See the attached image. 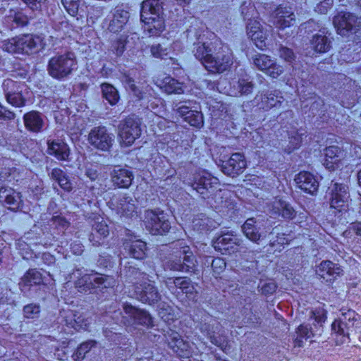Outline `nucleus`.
<instances>
[{
	"label": "nucleus",
	"instance_id": "48",
	"mask_svg": "<svg viewBox=\"0 0 361 361\" xmlns=\"http://www.w3.org/2000/svg\"><path fill=\"white\" fill-rule=\"evenodd\" d=\"M247 36L254 42L256 47L259 49H263L266 46L265 40L267 39L268 34L267 31L264 30L263 27L258 31H255L254 33L250 34Z\"/></svg>",
	"mask_w": 361,
	"mask_h": 361
},
{
	"label": "nucleus",
	"instance_id": "50",
	"mask_svg": "<svg viewBox=\"0 0 361 361\" xmlns=\"http://www.w3.org/2000/svg\"><path fill=\"white\" fill-rule=\"evenodd\" d=\"M23 314L26 319H37L40 314V306L35 303L26 305L23 307Z\"/></svg>",
	"mask_w": 361,
	"mask_h": 361
},
{
	"label": "nucleus",
	"instance_id": "60",
	"mask_svg": "<svg viewBox=\"0 0 361 361\" xmlns=\"http://www.w3.org/2000/svg\"><path fill=\"white\" fill-rule=\"evenodd\" d=\"M226 266L224 259L220 257L214 258L212 262V270L216 274H221L225 269Z\"/></svg>",
	"mask_w": 361,
	"mask_h": 361
},
{
	"label": "nucleus",
	"instance_id": "2",
	"mask_svg": "<svg viewBox=\"0 0 361 361\" xmlns=\"http://www.w3.org/2000/svg\"><path fill=\"white\" fill-rule=\"evenodd\" d=\"M123 271L126 281L132 283L134 287V297L142 303L154 305L161 300L154 281L148 279V275L139 269L130 266L125 267Z\"/></svg>",
	"mask_w": 361,
	"mask_h": 361
},
{
	"label": "nucleus",
	"instance_id": "16",
	"mask_svg": "<svg viewBox=\"0 0 361 361\" xmlns=\"http://www.w3.org/2000/svg\"><path fill=\"white\" fill-rule=\"evenodd\" d=\"M253 64L259 70L263 71L272 78H277L283 73L282 66L278 64L274 59L264 54H257L252 57Z\"/></svg>",
	"mask_w": 361,
	"mask_h": 361
},
{
	"label": "nucleus",
	"instance_id": "9",
	"mask_svg": "<svg viewBox=\"0 0 361 361\" xmlns=\"http://www.w3.org/2000/svg\"><path fill=\"white\" fill-rule=\"evenodd\" d=\"M145 228L152 235H164L171 228L168 215L159 209L147 210L144 215Z\"/></svg>",
	"mask_w": 361,
	"mask_h": 361
},
{
	"label": "nucleus",
	"instance_id": "44",
	"mask_svg": "<svg viewBox=\"0 0 361 361\" xmlns=\"http://www.w3.org/2000/svg\"><path fill=\"white\" fill-rule=\"evenodd\" d=\"M96 341L92 340L87 341L81 343L73 355L75 360L82 361L89 352H90L93 348H96Z\"/></svg>",
	"mask_w": 361,
	"mask_h": 361
},
{
	"label": "nucleus",
	"instance_id": "55",
	"mask_svg": "<svg viewBox=\"0 0 361 361\" xmlns=\"http://www.w3.org/2000/svg\"><path fill=\"white\" fill-rule=\"evenodd\" d=\"M92 231L95 232L103 239L107 237L109 233L108 225L103 220L101 221H95L92 225Z\"/></svg>",
	"mask_w": 361,
	"mask_h": 361
},
{
	"label": "nucleus",
	"instance_id": "4",
	"mask_svg": "<svg viewBox=\"0 0 361 361\" xmlns=\"http://www.w3.org/2000/svg\"><path fill=\"white\" fill-rule=\"evenodd\" d=\"M360 328V316L353 310L342 312L331 324L332 334L340 344L349 341L350 334Z\"/></svg>",
	"mask_w": 361,
	"mask_h": 361
},
{
	"label": "nucleus",
	"instance_id": "46",
	"mask_svg": "<svg viewBox=\"0 0 361 361\" xmlns=\"http://www.w3.org/2000/svg\"><path fill=\"white\" fill-rule=\"evenodd\" d=\"M306 137L307 132L304 129L300 128L297 130L291 131L289 136L290 148L293 150L299 148L303 137Z\"/></svg>",
	"mask_w": 361,
	"mask_h": 361
},
{
	"label": "nucleus",
	"instance_id": "58",
	"mask_svg": "<svg viewBox=\"0 0 361 361\" xmlns=\"http://www.w3.org/2000/svg\"><path fill=\"white\" fill-rule=\"evenodd\" d=\"M310 317L312 318L317 323L322 324L326 319V312L323 308H316L314 310L311 311Z\"/></svg>",
	"mask_w": 361,
	"mask_h": 361
},
{
	"label": "nucleus",
	"instance_id": "40",
	"mask_svg": "<svg viewBox=\"0 0 361 361\" xmlns=\"http://www.w3.org/2000/svg\"><path fill=\"white\" fill-rule=\"evenodd\" d=\"M235 95H244L250 94L252 92L254 85L248 78H239L238 81L233 82Z\"/></svg>",
	"mask_w": 361,
	"mask_h": 361
},
{
	"label": "nucleus",
	"instance_id": "28",
	"mask_svg": "<svg viewBox=\"0 0 361 361\" xmlns=\"http://www.w3.org/2000/svg\"><path fill=\"white\" fill-rule=\"evenodd\" d=\"M143 22L144 32L149 36H157L165 29L164 19L161 15L140 18Z\"/></svg>",
	"mask_w": 361,
	"mask_h": 361
},
{
	"label": "nucleus",
	"instance_id": "52",
	"mask_svg": "<svg viewBox=\"0 0 361 361\" xmlns=\"http://www.w3.org/2000/svg\"><path fill=\"white\" fill-rule=\"evenodd\" d=\"M184 120L187 121L190 126L201 128L203 126V116L200 111H193L189 113Z\"/></svg>",
	"mask_w": 361,
	"mask_h": 361
},
{
	"label": "nucleus",
	"instance_id": "35",
	"mask_svg": "<svg viewBox=\"0 0 361 361\" xmlns=\"http://www.w3.org/2000/svg\"><path fill=\"white\" fill-rule=\"evenodd\" d=\"M162 1L161 0H145L142 3L140 18L159 16L162 14Z\"/></svg>",
	"mask_w": 361,
	"mask_h": 361
},
{
	"label": "nucleus",
	"instance_id": "7",
	"mask_svg": "<svg viewBox=\"0 0 361 361\" xmlns=\"http://www.w3.org/2000/svg\"><path fill=\"white\" fill-rule=\"evenodd\" d=\"M2 48L8 53H22L30 54L37 52L42 48V39L32 34L23 35L4 41Z\"/></svg>",
	"mask_w": 361,
	"mask_h": 361
},
{
	"label": "nucleus",
	"instance_id": "29",
	"mask_svg": "<svg viewBox=\"0 0 361 361\" xmlns=\"http://www.w3.org/2000/svg\"><path fill=\"white\" fill-rule=\"evenodd\" d=\"M47 153L58 160L67 161L70 155V149L66 143L60 140H47Z\"/></svg>",
	"mask_w": 361,
	"mask_h": 361
},
{
	"label": "nucleus",
	"instance_id": "51",
	"mask_svg": "<svg viewBox=\"0 0 361 361\" xmlns=\"http://www.w3.org/2000/svg\"><path fill=\"white\" fill-rule=\"evenodd\" d=\"M61 2L70 16L75 17L78 15L80 0H61Z\"/></svg>",
	"mask_w": 361,
	"mask_h": 361
},
{
	"label": "nucleus",
	"instance_id": "17",
	"mask_svg": "<svg viewBox=\"0 0 361 361\" xmlns=\"http://www.w3.org/2000/svg\"><path fill=\"white\" fill-rule=\"evenodd\" d=\"M329 190L331 207L338 212L346 210L350 197L348 186L343 183H335L332 184Z\"/></svg>",
	"mask_w": 361,
	"mask_h": 361
},
{
	"label": "nucleus",
	"instance_id": "37",
	"mask_svg": "<svg viewBox=\"0 0 361 361\" xmlns=\"http://www.w3.org/2000/svg\"><path fill=\"white\" fill-rule=\"evenodd\" d=\"M208 320H204V322H202L200 325V331L207 336L212 343L219 345L220 343L219 342L217 338L214 336L216 330L218 329V326L219 323L212 317H208Z\"/></svg>",
	"mask_w": 361,
	"mask_h": 361
},
{
	"label": "nucleus",
	"instance_id": "23",
	"mask_svg": "<svg viewBox=\"0 0 361 361\" xmlns=\"http://www.w3.org/2000/svg\"><path fill=\"white\" fill-rule=\"evenodd\" d=\"M255 100L259 109L269 111L274 107L280 106L284 99L280 91L274 90L257 95Z\"/></svg>",
	"mask_w": 361,
	"mask_h": 361
},
{
	"label": "nucleus",
	"instance_id": "5",
	"mask_svg": "<svg viewBox=\"0 0 361 361\" xmlns=\"http://www.w3.org/2000/svg\"><path fill=\"white\" fill-rule=\"evenodd\" d=\"M177 251L173 257L166 264V269L170 271L195 274L197 262L190 247L183 240L176 243Z\"/></svg>",
	"mask_w": 361,
	"mask_h": 361
},
{
	"label": "nucleus",
	"instance_id": "34",
	"mask_svg": "<svg viewBox=\"0 0 361 361\" xmlns=\"http://www.w3.org/2000/svg\"><path fill=\"white\" fill-rule=\"evenodd\" d=\"M111 180L118 188H128L133 179V173L126 169H115L111 174Z\"/></svg>",
	"mask_w": 361,
	"mask_h": 361
},
{
	"label": "nucleus",
	"instance_id": "22",
	"mask_svg": "<svg viewBox=\"0 0 361 361\" xmlns=\"http://www.w3.org/2000/svg\"><path fill=\"white\" fill-rule=\"evenodd\" d=\"M295 23V16L291 7L278 6L273 13V23L280 29L293 25Z\"/></svg>",
	"mask_w": 361,
	"mask_h": 361
},
{
	"label": "nucleus",
	"instance_id": "1",
	"mask_svg": "<svg viewBox=\"0 0 361 361\" xmlns=\"http://www.w3.org/2000/svg\"><path fill=\"white\" fill-rule=\"evenodd\" d=\"M192 52L211 73H224L233 64V54L230 48L219 39L209 44L201 42H195L193 44Z\"/></svg>",
	"mask_w": 361,
	"mask_h": 361
},
{
	"label": "nucleus",
	"instance_id": "26",
	"mask_svg": "<svg viewBox=\"0 0 361 361\" xmlns=\"http://www.w3.org/2000/svg\"><path fill=\"white\" fill-rule=\"evenodd\" d=\"M0 202L13 211L19 209L23 205L20 192L8 187L0 188Z\"/></svg>",
	"mask_w": 361,
	"mask_h": 361
},
{
	"label": "nucleus",
	"instance_id": "30",
	"mask_svg": "<svg viewBox=\"0 0 361 361\" xmlns=\"http://www.w3.org/2000/svg\"><path fill=\"white\" fill-rule=\"evenodd\" d=\"M330 33L325 30H320L319 32L312 36L311 46L318 53H326L331 48V40L329 38Z\"/></svg>",
	"mask_w": 361,
	"mask_h": 361
},
{
	"label": "nucleus",
	"instance_id": "64",
	"mask_svg": "<svg viewBox=\"0 0 361 361\" xmlns=\"http://www.w3.org/2000/svg\"><path fill=\"white\" fill-rule=\"evenodd\" d=\"M298 334L301 338H309L311 337L312 331L307 326L300 325L298 328Z\"/></svg>",
	"mask_w": 361,
	"mask_h": 361
},
{
	"label": "nucleus",
	"instance_id": "20",
	"mask_svg": "<svg viewBox=\"0 0 361 361\" xmlns=\"http://www.w3.org/2000/svg\"><path fill=\"white\" fill-rule=\"evenodd\" d=\"M246 160L243 154L235 152L226 161H223L221 171L224 173L234 177L242 173L246 168Z\"/></svg>",
	"mask_w": 361,
	"mask_h": 361
},
{
	"label": "nucleus",
	"instance_id": "13",
	"mask_svg": "<svg viewBox=\"0 0 361 361\" xmlns=\"http://www.w3.org/2000/svg\"><path fill=\"white\" fill-rule=\"evenodd\" d=\"M123 312L130 319H128L126 317H123L125 324L141 325L147 328L153 326V319L147 311L137 308L128 302L123 304Z\"/></svg>",
	"mask_w": 361,
	"mask_h": 361
},
{
	"label": "nucleus",
	"instance_id": "11",
	"mask_svg": "<svg viewBox=\"0 0 361 361\" xmlns=\"http://www.w3.org/2000/svg\"><path fill=\"white\" fill-rule=\"evenodd\" d=\"M164 284L167 289L176 296L180 293L192 300L197 297L198 292L191 279L188 277H168L164 280Z\"/></svg>",
	"mask_w": 361,
	"mask_h": 361
},
{
	"label": "nucleus",
	"instance_id": "19",
	"mask_svg": "<svg viewBox=\"0 0 361 361\" xmlns=\"http://www.w3.org/2000/svg\"><path fill=\"white\" fill-rule=\"evenodd\" d=\"M334 25L339 35L345 36L349 32H355L357 23V18L353 13L341 12L334 18Z\"/></svg>",
	"mask_w": 361,
	"mask_h": 361
},
{
	"label": "nucleus",
	"instance_id": "14",
	"mask_svg": "<svg viewBox=\"0 0 361 361\" xmlns=\"http://www.w3.org/2000/svg\"><path fill=\"white\" fill-rule=\"evenodd\" d=\"M88 141L95 149L107 152L112 147L114 135L109 133L104 126L94 127L88 135Z\"/></svg>",
	"mask_w": 361,
	"mask_h": 361
},
{
	"label": "nucleus",
	"instance_id": "12",
	"mask_svg": "<svg viewBox=\"0 0 361 361\" xmlns=\"http://www.w3.org/2000/svg\"><path fill=\"white\" fill-rule=\"evenodd\" d=\"M169 348L179 357L188 358L192 354V349L188 341L183 340L176 331L169 329L164 334Z\"/></svg>",
	"mask_w": 361,
	"mask_h": 361
},
{
	"label": "nucleus",
	"instance_id": "47",
	"mask_svg": "<svg viewBox=\"0 0 361 361\" xmlns=\"http://www.w3.org/2000/svg\"><path fill=\"white\" fill-rule=\"evenodd\" d=\"M7 21H12L16 25H12L11 27H23L28 23V18L26 15L22 12L10 11L7 16Z\"/></svg>",
	"mask_w": 361,
	"mask_h": 361
},
{
	"label": "nucleus",
	"instance_id": "61",
	"mask_svg": "<svg viewBox=\"0 0 361 361\" xmlns=\"http://www.w3.org/2000/svg\"><path fill=\"white\" fill-rule=\"evenodd\" d=\"M334 0H324L319 3L315 7V11L320 14H325L331 8Z\"/></svg>",
	"mask_w": 361,
	"mask_h": 361
},
{
	"label": "nucleus",
	"instance_id": "45",
	"mask_svg": "<svg viewBox=\"0 0 361 361\" xmlns=\"http://www.w3.org/2000/svg\"><path fill=\"white\" fill-rule=\"evenodd\" d=\"M193 226L198 231H208L214 227V222L204 214L194 219Z\"/></svg>",
	"mask_w": 361,
	"mask_h": 361
},
{
	"label": "nucleus",
	"instance_id": "63",
	"mask_svg": "<svg viewBox=\"0 0 361 361\" xmlns=\"http://www.w3.org/2000/svg\"><path fill=\"white\" fill-rule=\"evenodd\" d=\"M262 27V26L259 21L255 19H250L246 27L247 35H249L250 34L254 33L255 31H258Z\"/></svg>",
	"mask_w": 361,
	"mask_h": 361
},
{
	"label": "nucleus",
	"instance_id": "43",
	"mask_svg": "<svg viewBox=\"0 0 361 361\" xmlns=\"http://www.w3.org/2000/svg\"><path fill=\"white\" fill-rule=\"evenodd\" d=\"M120 79L127 90H130L139 99L142 98V92L135 85V80L130 73H122Z\"/></svg>",
	"mask_w": 361,
	"mask_h": 361
},
{
	"label": "nucleus",
	"instance_id": "36",
	"mask_svg": "<svg viewBox=\"0 0 361 361\" xmlns=\"http://www.w3.org/2000/svg\"><path fill=\"white\" fill-rule=\"evenodd\" d=\"M129 18V13L123 9H117L113 15V18L109 25L111 32H118L122 30Z\"/></svg>",
	"mask_w": 361,
	"mask_h": 361
},
{
	"label": "nucleus",
	"instance_id": "57",
	"mask_svg": "<svg viewBox=\"0 0 361 361\" xmlns=\"http://www.w3.org/2000/svg\"><path fill=\"white\" fill-rule=\"evenodd\" d=\"M16 170L13 168H4L0 171V181L12 182L16 178Z\"/></svg>",
	"mask_w": 361,
	"mask_h": 361
},
{
	"label": "nucleus",
	"instance_id": "15",
	"mask_svg": "<svg viewBox=\"0 0 361 361\" xmlns=\"http://www.w3.org/2000/svg\"><path fill=\"white\" fill-rule=\"evenodd\" d=\"M2 87L7 102L12 106L21 107L25 104V99L23 95V90L25 89L24 83L6 79Z\"/></svg>",
	"mask_w": 361,
	"mask_h": 361
},
{
	"label": "nucleus",
	"instance_id": "31",
	"mask_svg": "<svg viewBox=\"0 0 361 361\" xmlns=\"http://www.w3.org/2000/svg\"><path fill=\"white\" fill-rule=\"evenodd\" d=\"M260 228L255 218L247 219L241 226L244 235L252 243L259 244L264 236L259 231Z\"/></svg>",
	"mask_w": 361,
	"mask_h": 361
},
{
	"label": "nucleus",
	"instance_id": "39",
	"mask_svg": "<svg viewBox=\"0 0 361 361\" xmlns=\"http://www.w3.org/2000/svg\"><path fill=\"white\" fill-rule=\"evenodd\" d=\"M50 176L64 190L69 192L72 190V183L66 173L62 169L58 168L52 169Z\"/></svg>",
	"mask_w": 361,
	"mask_h": 361
},
{
	"label": "nucleus",
	"instance_id": "6",
	"mask_svg": "<svg viewBox=\"0 0 361 361\" xmlns=\"http://www.w3.org/2000/svg\"><path fill=\"white\" fill-rule=\"evenodd\" d=\"M78 68L75 53L66 51L52 56L48 62L47 71L54 79L64 80Z\"/></svg>",
	"mask_w": 361,
	"mask_h": 361
},
{
	"label": "nucleus",
	"instance_id": "25",
	"mask_svg": "<svg viewBox=\"0 0 361 361\" xmlns=\"http://www.w3.org/2000/svg\"><path fill=\"white\" fill-rule=\"evenodd\" d=\"M25 128L27 130L38 133L43 130L45 125V116L37 111H30L23 117Z\"/></svg>",
	"mask_w": 361,
	"mask_h": 361
},
{
	"label": "nucleus",
	"instance_id": "41",
	"mask_svg": "<svg viewBox=\"0 0 361 361\" xmlns=\"http://www.w3.org/2000/svg\"><path fill=\"white\" fill-rule=\"evenodd\" d=\"M103 97L108 101L111 105L116 104L119 99V94L117 90L109 83L101 85Z\"/></svg>",
	"mask_w": 361,
	"mask_h": 361
},
{
	"label": "nucleus",
	"instance_id": "33",
	"mask_svg": "<svg viewBox=\"0 0 361 361\" xmlns=\"http://www.w3.org/2000/svg\"><path fill=\"white\" fill-rule=\"evenodd\" d=\"M124 250L136 259H142L146 257L147 244L141 240H128L123 244Z\"/></svg>",
	"mask_w": 361,
	"mask_h": 361
},
{
	"label": "nucleus",
	"instance_id": "8",
	"mask_svg": "<svg viewBox=\"0 0 361 361\" xmlns=\"http://www.w3.org/2000/svg\"><path fill=\"white\" fill-rule=\"evenodd\" d=\"M80 293H93L97 288L104 289L113 288L116 280L112 276L99 273L85 274L78 279L75 283Z\"/></svg>",
	"mask_w": 361,
	"mask_h": 361
},
{
	"label": "nucleus",
	"instance_id": "32",
	"mask_svg": "<svg viewBox=\"0 0 361 361\" xmlns=\"http://www.w3.org/2000/svg\"><path fill=\"white\" fill-rule=\"evenodd\" d=\"M324 155L325 157L324 164L329 169H334V165L339 163L345 159V151L338 146H329L324 149Z\"/></svg>",
	"mask_w": 361,
	"mask_h": 361
},
{
	"label": "nucleus",
	"instance_id": "21",
	"mask_svg": "<svg viewBox=\"0 0 361 361\" xmlns=\"http://www.w3.org/2000/svg\"><path fill=\"white\" fill-rule=\"evenodd\" d=\"M316 273L320 279L331 283L343 274V269L338 264L329 260H324L317 266Z\"/></svg>",
	"mask_w": 361,
	"mask_h": 361
},
{
	"label": "nucleus",
	"instance_id": "24",
	"mask_svg": "<svg viewBox=\"0 0 361 361\" xmlns=\"http://www.w3.org/2000/svg\"><path fill=\"white\" fill-rule=\"evenodd\" d=\"M297 186L304 192L314 195L318 190L319 182L310 172L301 171L295 178Z\"/></svg>",
	"mask_w": 361,
	"mask_h": 361
},
{
	"label": "nucleus",
	"instance_id": "3",
	"mask_svg": "<svg viewBox=\"0 0 361 361\" xmlns=\"http://www.w3.org/2000/svg\"><path fill=\"white\" fill-rule=\"evenodd\" d=\"M219 185V179L210 173L202 171L196 174L191 183L192 188L198 192L202 198H212L214 200L216 209L227 207V192L217 189Z\"/></svg>",
	"mask_w": 361,
	"mask_h": 361
},
{
	"label": "nucleus",
	"instance_id": "62",
	"mask_svg": "<svg viewBox=\"0 0 361 361\" xmlns=\"http://www.w3.org/2000/svg\"><path fill=\"white\" fill-rule=\"evenodd\" d=\"M173 110L176 111L177 114L183 118H185L189 113L193 111L192 110H190L189 107L184 105L183 102L176 104L173 106Z\"/></svg>",
	"mask_w": 361,
	"mask_h": 361
},
{
	"label": "nucleus",
	"instance_id": "54",
	"mask_svg": "<svg viewBox=\"0 0 361 361\" xmlns=\"http://www.w3.org/2000/svg\"><path fill=\"white\" fill-rule=\"evenodd\" d=\"M152 55L158 59H166L169 55V49L164 44H154L150 47Z\"/></svg>",
	"mask_w": 361,
	"mask_h": 361
},
{
	"label": "nucleus",
	"instance_id": "59",
	"mask_svg": "<svg viewBox=\"0 0 361 361\" xmlns=\"http://www.w3.org/2000/svg\"><path fill=\"white\" fill-rule=\"evenodd\" d=\"M51 221L52 224L62 231L67 229L69 226V222L61 216H53Z\"/></svg>",
	"mask_w": 361,
	"mask_h": 361
},
{
	"label": "nucleus",
	"instance_id": "56",
	"mask_svg": "<svg viewBox=\"0 0 361 361\" xmlns=\"http://www.w3.org/2000/svg\"><path fill=\"white\" fill-rule=\"evenodd\" d=\"M279 56L281 59L290 63H291L295 58L291 49L282 45H281L279 49Z\"/></svg>",
	"mask_w": 361,
	"mask_h": 361
},
{
	"label": "nucleus",
	"instance_id": "49",
	"mask_svg": "<svg viewBox=\"0 0 361 361\" xmlns=\"http://www.w3.org/2000/svg\"><path fill=\"white\" fill-rule=\"evenodd\" d=\"M23 280L27 286L39 284L42 281L41 274L36 269L28 270Z\"/></svg>",
	"mask_w": 361,
	"mask_h": 361
},
{
	"label": "nucleus",
	"instance_id": "18",
	"mask_svg": "<svg viewBox=\"0 0 361 361\" xmlns=\"http://www.w3.org/2000/svg\"><path fill=\"white\" fill-rule=\"evenodd\" d=\"M243 240L230 233H226L217 237L213 241V246L223 255H231L238 250Z\"/></svg>",
	"mask_w": 361,
	"mask_h": 361
},
{
	"label": "nucleus",
	"instance_id": "10",
	"mask_svg": "<svg viewBox=\"0 0 361 361\" xmlns=\"http://www.w3.org/2000/svg\"><path fill=\"white\" fill-rule=\"evenodd\" d=\"M140 118L134 114L120 122L118 127V136L123 145L130 146L140 136Z\"/></svg>",
	"mask_w": 361,
	"mask_h": 361
},
{
	"label": "nucleus",
	"instance_id": "42",
	"mask_svg": "<svg viewBox=\"0 0 361 361\" xmlns=\"http://www.w3.org/2000/svg\"><path fill=\"white\" fill-rule=\"evenodd\" d=\"M60 314L66 326L74 329L81 326L82 319L80 317H77L73 311L71 310H63L60 312Z\"/></svg>",
	"mask_w": 361,
	"mask_h": 361
},
{
	"label": "nucleus",
	"instance_id": "53",
	"mask_svg": "<svg viewBox=\"0 0 361 361\" xmlns=\"http://www.w3.org/2000/svg\"><path fill=\"white\" fill-rule=\"evenodd\" d=\"M126 37L123 35L120 36L112 42L110 50L116 56H121L126 49Z\"/></svg>",
	"mask_w": 361,
	"mask_h": 361
},
{
	"label": "nucleus",
	"instance_id": "27",
	"mask_svg": "<svg viewBox=\"0 0 361 361\" xmlns=\"http://www.w3.org/2000/svg\"><path fill=\"white\" fill-rule=\"evenodd\" d=\"M270 213L286 220L293 219L297 215V212L291 204L281 199H276L271 203Z\"/></svg>",
	"mask_w": 361,
	"mask_h": 361
},
{
	"label": "nucleus",
	"instance_id": "38",
	"mask_svg": "<svg viewBox=\"0 0 361 361\" xmlns=\"http://www.w3.org/2000/svg\"><path fill=\"white\" fill-rule=\"evenodd\" d=\"M159 86L167 94H182L184 92L183 83L170 76L160 81Z\"/></svg>",
	"mask_w": 361,
	"mask_h": 361
}]
</instances>
